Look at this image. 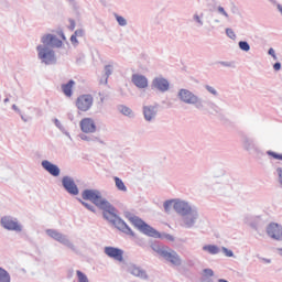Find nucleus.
Segmentation results:
<instances>
[{"instance_id":"obj_1","label":"nucleus","mask_w":282,"mask_h":282,"mask_svg":"<svg viewBox=\"0 0 282 282\" xmlns=\"http://www.w3.org/2000/svg\"><path fill=\"white\" fill-rule=\"evenodd\" d=\"M41 44L36 46L37 58L43 65H56V52L63 47V41L58 36L46 33L41 36Z\"/></svg>"},{"instance_id":"obj_2","label":"nucleus","mask_w":282,"mask_h":282,"mask_svg":"<svg viewBox=\"0 0 282 282\" xmlns=\"http://www.w3.org/2000/svg\"><path fill=\"white\" fill-rule=\"evenodd\" d=\"M177 98L180 102H183L184 105H192V107H195V109H198V111H208V109H217V105L209 99L200 98L199 96L195 95L193 91L181 88L177 91Z\"/></svg>"},{"instance_id":"obj_3","label":"nucleus","mask_w":282,"mask_h":282,"mask_svg":"<svg viewBox=\"0 0 282 282\" xmlns=\"http://www.w3.org/2000/svg\"><path fill=\"white\" fill-rule=\"evenodd\" d=\"M129 221L138 229L142 235H147V237H153L154 239H166L167 241H175V237L170 234H160L155 228L151 227L144 220H142L138 216L129 217Z\"/></svg>"},{"instance_id":"obj_4","label":"nucleus","mask_w":282,"mask_h":282,"mask_svg":"<svg viewBox=\"0 0 282 282\" xmlns=\"http://www.w3.org/2000/svg\"><path fill=\"white\" fill-rule=\"evenodd\" d=\"M104 210V219H107L110 224H113L118 230L123 232L124 235H129L130 237H135V232L130 229L129 225L122 220L118 215H116V207L109 203V207L99 208Z\"/></svg>"},{"instance_id":"obj_5","label":"nucleus","mask_w":282,"mask_h":282,"mask_svg":"<svg viewBox=\"0 0 282 282\" xmlns=\"http://www.w3.org/2000/svg\"><path fill=\"white\" fill-rule=\"evenodd\" d=\"M153 252H156L159 257H162L167 263L180 268L182 265V257L178 256L177 251L159 243L151 245Z\"/></svg>"},{"instance_id":"obj_6","label":"nucleus","mask_w":282,"mask_h":282,"mask_svg":"<svg viewBox=\"0 0 282 282\" xmlns=\"http://www.w3.org/2000/svg\"><path fill=\"white\" fill-rule=\"evenodd\" d=\"M82 197L87 202H91L97 208H109V200L102 197V193L98 189H84Z\"/></svg>"},{"instance_id":"obj_7","label":"nucleus","mask_w":282,"mask_h":282,"mask_svg":"<svg viewBox=\"0 0 282 282\" xmlns=\"http://www.w3.org/2000/svg\"><path fill=\"white\" fill-rule=\"evenodd\" d=\"M199 210L197 207L195 209H192L188 214H185L183 217L178 219V225L181 228H184V230H193V228H197V223L199 221Z\"/></svg>"},{"instance_id":"obj_8","label":"nucleus","mask_w":282,"mask_h":282,"mask_svg":"<svg viewBox=\"0 0 282 282\" xmlns=\"http://www.w3.org/2000/svg\"><path fill=\"white\" fill-rule=\"evenodd\" d=\"M214 195L226 196L232 193V180L228 177L220 178L212 185Z\"/></svg>"},{"instance_id":"obj_9","label":"nucleus","mask_w":282,"mask_h":282,"mask_svg":"<svg viewBox=\"0 0 282 282\" xmlns=\"http://www.w3.org/2000/svg\"><path fill=\"white\" fill-rule=\"evenodd\" d=\"M45 232L48 237H51V239H54L58 243H62V246H65L69 250H73V252H76V246L74 242H72V240H69L67 235H64L56 229H46Z\"/></svg>"},{"instance_id":"obj_10","label":"nucleus","mask_w":282,"mask_h":282,"mask_svg":"<svg viewBox=\"0 0 282 282\" xmlns=\"http://www.w3.org/2000/svg\"><path fill=\"white\" fill-rule=\"evenodd\" d=\"M0 225L4 228V230H9L10 232H23V225L18 218L12 216H3L0 219Z\"/></svg>"},{"instance_id":"obj_11","label":"nucleus","mask_w":282,"mask_h":282,"mask_svg":"<svg viewBox=\"0 0 282 282\" xmlns=\"http://www.w3.org/2000/svg\"><path fill=\"white\" fill-rule=\"evenodd\" d=\"M126 270L132 276H135L137 279H141V281H149V273L147 272V270L142 269V267L133 262L127 263Z\"/></svg>"},{"instance_id":"obj_12","label":"nucleus","mask_w":282,"mask_h":282,"mask_svg":"<svg viewBox=\"0 0 282 282\" xmlns=\"http://www.w3.org/2000/svg\"><path fill=\"white\" fill-rule=\"evenodd\" d=\"M265 232L270 239L274 241H282V225L279 223H270L267 228Z\"/></svg>"},{"instance_id":"obj_13","label":"nucleus","mask_w":282,"mask_h":282,"mask_svg":"<svg viewBox=\"0 0 282 282\" xmlns=\"http://www.w3.org/2000/svg\"><path fill=\"white\" fill-rule=\"evenodd\" d=\"M196 207H194L193 205H191V203L184 200V199H180L176 200L175 205H174V210L177 215L182 217H184V215H188L191 212H193Z\"/></svg>"},{"instance_id":"obj_14","label":"nucleus","mask_w":282,"mask_h":282,"mask_svg":"<svg viewBox=\"0 0 282 282\" xmlns=\"http://www.w3.org/2000/svg\"><path fill=\"white\" fill-rule=\"evenodd\" d=\"M76 107L79 111H89L94 107V97L91 95H82L76 100Z\"/></svg>"},{"instance_id":"obj_15","label":"nucleus","mask_w":282,"mask_h":282,"mask_svg":"<svg viewBox=\"0 0 282 282\" xmlns=\"http://www.w3.org/2000/svg\"><path fill=\"white\" fill-rule=\"evenodd\" d=\"M62 186L68 193V195H78L80 191L78 189V185H76V182L74 181V177L72 176H64L62 178Z\"/></svg>"},{"instance_id":"obj_16","label":"nucleus","mask_w":282,"mask_h":282,"mask_svg":"<svg viewBox=\"0 0 282 282\" xmlns=\"http://www.w3.org/2000/svg\"><path fill=\"white\" fill-rule=\"evenodd\" d=\"M104 253L109 257V259H113L115 261H119L122 263L124 261V251L117 247H105Z\"/></svg>"},{"instance_id":"obj_17","label":"nucleus","mask_w":282,"mask_h":282,"mask_svg":"<svg viewBox=\"0 0 282 282\" xmlns=\"http://www.w3.org/2000/svg\"><path fill=\"white\" fill-rule=\"evenodd\" d=\"M131 83L137 86L138 89H147V87H149V78L140 73L132 74Z\"/></svg>"},{"instance_id":"obj_18","label":"nucleus","mask_w":282,"mask_h":282,"mask_svg":"<svg viewBox=\"0 0 282 282\" xmlns=\"http://www.w3.org/2000/svg\"><path fill=\"white\" fill-rule=\"evenodd\" d=\"M170 87L171 84L164 77H155L152 80V89H156L158 91H161V94L169 91Z\"/></svg>"},{"instance_id":"obj_19","label":"nucleus","mask_w":282,"mask_h":282,"mask_svg":"<svg viewBox=\"0 0 282 282\" xmlns=\"http://www.w3.org/2000/svg\"><path fill=\"white\" fill-rule=\"evenodd\" d=\"M142 113L145 122H153L158 118V108L156 106H143Z\"/></svg>"},{"instance_id":"obj_20","label":"nucleus","mask_w":282,"mask_h":282,"mask_svg":"<svg viewBox=\"0 0 282 282\" xmlns=\"http://www.w3.org/2000/svg\"><path fill=\"white\" fill-rule=\"evenodd\" d=\"M83 133H96V121L91 118H84L79 122Z\"/></svg>"},{"instance_id":"obj_21","label":"nucleus","mask_w":282,"mask_h":282,"mask_svg":"<svg viewBox=\"0 0 282 282\" xmlns=\"http://www.w3.org/2000/svg\"><path fill=\"white\" fill-rule=\"evenodd\" d=\"M41 166L42 169H44V171H46V173H50V175H52L53 177H58V175H61V167L50 162L48 160H43L41 162Z\"/></svg>"},{"instance_id":"obj_22","label":"nucleus","mask_w":282,"mask_h":282,"mask_svg":"<svg viewBox=\"0 0 282 282\" xmlns=\"http://www.w3.org/2000/svg\"><path fill=\"white\" fill-rule=\"evenodd\" d=\"M243 149L246 151H254V153H257V155H261V151L259 149H257V143H254V140H252L248 137L243 139Z\"/></svg>"},{"instance_id":"obj_23","label":"nucleus","mask_w":282,"mask_h":282,"mask_svg":"<svg viewBox=\"0 0 282 282\" xmlns=\"http://www.w3.org/2000/svg\"><path fill=\"white\" fill-rule=\"evenodd\" d=\"M76 85V82L74 79L68 80V83L62 85V91L66 98H72L74 96V93L72 91L74 89V86Z\"/></svg>"},{"instance_id":"obj_24","label":"nucleus","mask_w":282,"mask_h":282,"mask_svg":"<svg viewBox=\"0 0 282 282\" xmlns=\"http://www.w3.org/2000/svg\"><path fill=\"white\" fill-rule=\"evenodd\" d=\"M203 251L207 252V254H219L221 252V248H219L217 245H205L203 246Z\"/></svg>"},{"instance_id":"obj_25","label":"nucleus","mask_w":282,"mask_h":282,"mask_svg":"<svg viewBox=\"0 0 282 282\" xmlns=\"http://www.w3.org/2000/svg\"><path fill=\"white\" fill-rule=\"evenodd\" d=\"M192 23H194L196 28H204V13H194L192 17Z\"/></svg>"},{"instance_id":"obj_26","label":"nucleus","mask_w":282,"mask_h":282,"mask_svg":"<svg viewBox=\"0 0 282 282\" xmlns=\"http://www.w3.org/2000/svg\"><path fill=\"white\" fill-rule=\"evenodd\" d=\"M178 202V198L169 199L163 203V208L165 213H171V210H175V204Z\"/></svg>"},{"instance_id":"obj_27","label":"nucleus","mask_w":282,"mask_h":282,"mask_svg":"<svg viewBox=\"0 0 282 282\" xmlns=\"http://www.w3.org/2000/svg\"><path fill=\"white\" fill-rule=\"evenodd\" d=\"M118 112L122 113V116H127L128 118H133V110L124 105L118 106Z\"/></svg>"},{"instance_id":"obj_28","label":"nucleus","mask_w":282,"mask_h":282,"mask_svg":"<svg viewBox=\"0 0 282 282\" xmlns=\"http://www.w3.org/2000/svg\"><path fill=\"white\" fill-rule=\"evenodd\" d=\"M113 74V64H108L104 68V83L107 84L109 80V76Z\"/></svg>"},{"instance_id":"obj_29","label":"nucleus","mask_w":282,"mask_h":282,"mask_svg":"<svg viewBox=\"0 0 282 282\" xmlns=\"http://www.w3.org/2000/svg\"><path fill=\"white\" fill-rule=\"evenodd\" d=\"M0 282H12V276L8 270L0 267Z\"/></svg>"},{"instance_id":"obj_30","label":"nucleus","mask_w":282,"mask_h":282,"mask_svg":"<svg viewBox=\"0 0 282 282\" xmlns=\"http://www.w3.org/2000/svg\"><path fill=\"white\" fill-rule=\"evenodd\" d=\"M113 181H115L116 188H118V191H121V193H127V185H124V182H122L120 177L115 176Z\"/></svg>"},{"instance_id":"obj_31","label":"nucleus","mask_w":282,"mask_h":282,"mask_svg":"<svg viewBox=\"0 0 282 282\" xmlns=\"http://www.w3.org/2000/svg\"><path fill=\"white\" fill-rule=\"evenodd\" d=\"M80 140H84L85 142H100L102 144V141L98 137L94 135H87L85 133L79 134Z\"/></svg>"},{"instance_id":"obj_32","label":"nucleus","mask_w":282,"mask_h":282,"mask_svg":"<svg viewBox=\"0 0 282 282\" xmlns=\"http://www.w3.org/2000/svg\"><path fill=\"white\" fill-rule=\"evenodd\" d=\"M261 221V216H253L248 221L249 226L253 228V230H257L259 228V224Z\"/></svg>"},{"instance_id":"obj_33","label":"nucleus","mask_w":282,"mask_h":282,"mask_svg":"<svg viewBox=\"0 0 282 282\" xmlns=\"http://www.w3.org/2000/svg\"><path fill=\"white\" fill-rule=\"evenodd\" d=\"M76 275H77V282H89V278L83 271L77 270Z\"/></svg>"},{"instance_id":"obj_34","label":"nucleus","mask_w":282,"mask_h":282,"mask_svg":"<svg viewBox=\"0 0 282 282\" xmlns=\"http://www.w3.org/2000/svg\"><path fill=\"white\" fill-rule=\"evenodd\" d=\"M115 19H116L118 25H120L121 28H126L127 19L124 17L115 14Z\"/></svg>"},{"instance_id":"obj_35","label":"nucleus","mask_w":282,"mask_h":282,"mask_svg":"<svg viewBox=\"0 0 282 282\" xmlns=\"http://www.w3.org/2000/svg\"><path fill=\"white\" fill-rule=\"evenodd\" d=\"M238 47L241 52H248L250 50V44L246 41L238 42Z\"/></svg>"},{"instance_id":"obj_36","label":"nucleus","mask_w":282,"mask_h":282,"mask_svg":"<svg viewBox=\"0 0 282 282\" xmlns=\"http://www.w3.org/2000/svg\"><path fill=\"white\" fill-rule=\"evenodd\" d=\"M204 87L206 91H208V94H212V96H219V91H217V88H215L214 86L205 85Z\"/></svg>"},{"instance_id":"obj_37","label":"nucleus","mask_w":282,"mask_h":282,"mask_svg":"<svg viewBox=\"0 0 282 282\" xmlns=\"http://www.w3.org/2000/svg\"><path fill=\"white\" fill-rule=\"evenodd\" d=\"M217 12L218 14H221V17H225L227 21H230V14H228V12L226 11V9H224V7H218Z\"/></svg>"},{"instance_id":"obj_38","label":"nucleus","mask_w":282,"mask_h":282,"mask_svg":"<svg viewBox=\"0 0 282 282\" xmlns=\"http://www.w3.org/2000/svg\"><path fill=\"white\" fill-rule=\"evenodd\" d=\"M79 202H80V204H83V206L85 208H87V210H90V213H96V207L94 205H91L83 199H79Z\"/></svg>"},{"instance_id":"obj_39","label":"nucleus","mask_w":282,"mask_h":282,"mask_svg":"<svg viewBox=\"0 0 282 282\" xmlns=\"http://www.w3.org/2000/svg\"><path fill=\"white\" fill-rule=\"evenodd\" d=\"M267 155H270V158H273V160H281L282 161V154H279L272 150L267 151Z\"/></svg>"},{"instance_id":"obj_40","label":"nucleus","mask_w":282,"mask_h":282,"mask_svg":"<svg viewBox=\"0 0 282 282\" xmlns=\"http://www.w3.org/2000/svg\"><path fill=\"white\" fill-rule=\"evenodd\" d=\"M274 175L278 177L280 186H282V167H276Z\"/></svg>"},{"instance_id":"obj_41","label":"nucleus","mask_w":282,"mask_h":282,"mask_svg":"<svg viewBox=\"0 0 282 282\" xmlns=\"http://www.w3.org/2000/svg\"><path fill=\"white\" fill-rule=\"evenodd\" d=\"M226 34L228 39H231V41H235V39H237V34H235V31L230 28L226 29Z\"/></svg>"},{"instance_id":"obj_42","label":"nucleus","mask_w":282,"mask_h":282,"mask_svg":"<svg viewBox=\"0 0 282 282\" xmlns=\"http://www.w3.org/2000/svg\"><path fill=\"white\" fill-rule=\"evenodd\" d=\"M209 276H215V272L213 269H204L203 270V278H209Z\"/></svg>"},{"instance_id":"obj_43","label":"nucleus","mask_w":282,"mask_h":282,"mask_svg":"<svg viewBox=\"0 0 282 282\" xmlns=\"http://www.w3.org/2000/svg\"><path fill=\"white\" fill-rule=\"evenodd\" d=\"M221 252L225 254V257H235V252L226 247H221Z\"/></svg>"},{"instance_id":"obj_44","label":"nucleus","mask_w":282,"mask_h":282,"mask_svg":"<svg viewBox=\"0 0 282 282\" xmlns=\"http://www.w3.org/2000/svg\"><path fill=\"white\" fill-rule=\"evenodd\" d=\"M219 65H221L223 67L235 68V62H219Z\"/></svg>"},{"instance_id":"obj_45","label":"nucleus","mask_w":282,"mask_h":282,"mask_svg":"<svg viewBox=\"0 0 282 282\" xmlns=\"http://www.w3.org/2000/svg\"><path fill=\"white\" fill-rule=\"evenodd\" d=\"M54 124L55 127H57V129H59V131H63L65 129V127H63V123H61L58 119H54Z\"/></svg>"},{"instance_id":"obj_46","label":"nucleus","mask_w":282,"mask_h":282,"mask_svg":"<svg viewBox=\"0 0 282 282\" xmlns=\"http://www.w3.org/2000/svg\"><path fill=\"white\" fill-rule=\"evenodd\" d=\"M70 43H72V45H74L76 47L78 45V36L73 34L70 36Z\"/></svg>"},{"instance_id":"obj_47","label":"nucleus","mask_w":282,"mask_h":282,"mask_svg":"<svg viewBox=\"0 0 282 282\" xmlns=\"http://www.w3.org/2000/svg\"><path fill=\"white\" fill-rule=\"evenodd\" d=\"M74 35L83 37V36H85V31L83 29L76 30L74 32Z\"/></svg>"},{"instance_id":"obj_48","label":"nucleus","mask_w":282,"mask_h":282,"mask_svg":"<svg viewBox=\"0 0 282 282\" xmlns=\"http://www.w3.org/2000/svg\"><path fill=\"white\" fill-rule=\"evenodd\" d=\"M68 21H69L68 30L74 31L76 29V22L72 19H69Z\"/></svg>"},{"instance_id":"obj_49","label":"nucleus","mask_w":282,"mask_h":282,"mask_svg":"<svg viewBox=\"0 0 282 282\" xmlns=\"http://www.w3.org/2000/svg\"><path fill=\"white\" fill-rule=\"evenodd\" d=\"M274 72H281V62H278L273 65Z\"/></svg>"},{"instance_id":"obj_50","label":"nucleus","mask_w":282,"mask_h":282,"mask_svg":"<svg viewBox=\"0 0 282 282\" xmlns=\"http://www.w3.org/2000/svg\"><path fill=\"white\" fill-rule=\"evenodd\" d=\"M61 131L62 133H64V135H66V138H69V140H72V135L67 132V130H65V128Z\"/></svg>"},{"instance_id":"obj_51","label":"nucleus","mask_w":282,"mask_h":282,"mask_svg":"<svg viewBox=\"0 0 282 282\" xmlns=\"http://www.w3.org/2000/svg\"><path fill=\"white\" fill-rule=\"evenodd\" d=\"M268 54H269V56H274L276 53H275L274 48L271 47V48H269Z\"/></svg>"},{"instance_id":"obj_52","label":"nucleus","mask_w":282,"mask_h":282,"mask_svg":"<svg viewBox=\"0 0 282 282\" xmlns=\"http://www.w3.org/2000/svg\"><path fill=\"white\" fill-rule=\"evenodd\" d=\"M231 12H232V14H237V13H239V9L234 6V7L231 8Z\"/></svg>"},{"instance_id":"obj_53","label":"nucleus","mask_w":282,"mask_h":282,"mask_svg":"<svg viewBox=\"0 0 282 282\" xmlns=\"http://www.w3.org/2000/svg\"><path fill=\"white\" fill-rule=\"evenodd\" d=\"M12 109H14L17 111V113L21 115V109H19V107L17 105H13Z\"/></svg>"},{"instance_id":"obj_54","label":"nucleus","mask_w":282,"mask_h":282,"mask_svg":"<svg viewBox=\"0 0 282 282\" xmlns=\"http://www.w3.org/2000/svg\"><path fill=\"white\" fill-rule=\"evenodd\" d=\"M263 263H272L271 259L262 258Z\"/></svg>"},{"instance_id":"obj_55","label":"nucleus","mask_w":282,"mask_h":282,"mask_svg":"<svg viewBox=\"0 0 282 282\" xmlns=\"http://www.w3.org/2000/svg\"><path fill=\"white\" fill-rule=\"evenodd\" d=\"M59 36L63 39V41H66L67 37H65V33L63 31L59 32Z\"/></svg>"},{"instance_id":"obj_56","label":"nucleus","mask_w":282,"mask_h":282,"mask_svg":"<svg viewBox=\"0 0 282 282\" xmlns=\"http://www.w3.org/2000/svg\"><path fill=\"white\" fill-rule=\"evenodd\" d=\"M202 281H203V282H213V279H210V278H203Z\"/></svg>"},{"instance_id":"obj_57","label":"nucleus","mask_w":282,"mask_h":282,"mask_svg":"<svg viewBox=\"0 0 282 282\" xmlns=\"http://www.w3.org/2000/svg\"><path fill=\"white\" fill-rule=\"evenodd\" d=\"M21 120H23V122H28L30 119H28L23 115H21Z\"/></svg>"},{"instance_id":"obj_58","label":"nucleus","mask_w":282,"mask_h":282,"mask_svg":"<svg viewBox=\"0 0 282 282\" xmlns=\"http://www.w3.org/2000/svg\"><path fill=\"white\" fill-rule=\"evenodd\" d=\"M273 61H279V57L276 56V53L272 55Z\"/></svg>"},{"instance_id":"obj_59","label":"nucleus","mask_w":282,"mask_h":282,"mask_svg":"<svg viewBox=\"0 0 282 282\" xmlns=\"http://www.w3.org/2000/svg\"><path fill=\"white\" fill-rule=\"evenodd\" d=\"M100 85H107V83L105 84V77L100 79Z\"/></svg>"},{"instance_id":"obj_60","label":"nucleus","mask_w":282,"mask_h":282,"mask_svg":"<svg viewBox=\"0 0 282 282\" xmlns=\"http://www.w3.org/2000/svg\"><path fill=\"white\" fill-rule=\"evenodd\" d=\"M271 3H273V6H276L279 2H276V0H269Z\"/></svg>"},{"instance_id":"obj_61","label":"nucleus","mask_w":282,"mask_h":282,"mask_svg":"<svg viewBox=\"0 0 282 282\" xmlns=\"http://www.w3.org/2000/svg\"><path fill=\"white\" fill-rule=\"evenodd\" d=\"M8 102H10V98L7 97V98L4 99V105L8 104Z\"/></svg>"},{"instance_id":"obj_62","label":"nucleus","mask_w":282,"mask_h":282,"mask_svg":"<svg viewBox=\"0 0 282 282\" xmlns=\"http://www.w3.org/2000/svg\"><path fill=\"white\" fill-rule=\"evenodd\" d=\"M100 101H101V102H105V98H104V97H101V98H100Z\"/></svg>"},{"instance_id":"obj_63","label":"nucleus","mask_w":282,"mask_h":282,"mask_svg":"<svg viewBox=\"0 0 282 282\" xmlns=\"http://www.w3.org/2000/svg\"><path fill=\"white\" fill-rule=\"evenodd\" d=\"M21 271L24 272V273L26 272L25 269H21Z\"/></svg>"},{"instance_id":"obj_64","label":"nucleus","mask_w":282,"mask_h":282,"mask_svg":"<svg viewBox=\"0 0 282 282\" xmlns=\"http://www.w3.org/2000/svg\"><path fill=\"white\" fill-rule=\"evenodd\" d=\"M215 23H219V20H215Z\"/></svg>"}]
</instances>
